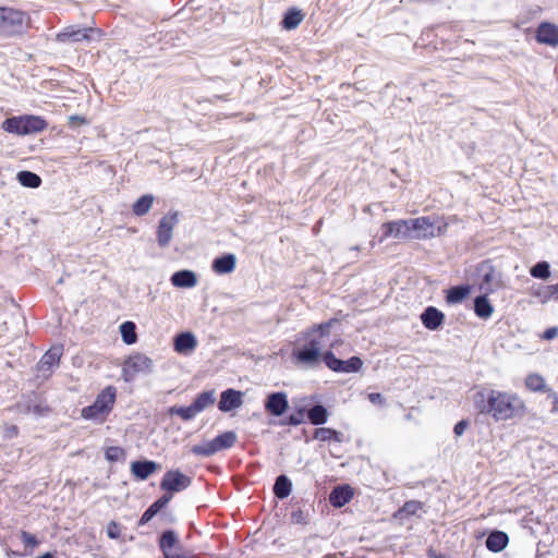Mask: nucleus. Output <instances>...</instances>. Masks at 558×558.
I'll return each instance as SVG.
<instances>
[{
    "label": "nucleus",
    "mask_w": 558,
    "mask_h": 558,
    "mask_svg": "<svg viewBox=\"0 0 558 558\" xmlns=\"http://www.w3.org/2000/svg\"><path fill=\"white\" fill-rule=\"evenodd\" d=\"M155 197L151 194H144L132 205V213L137 217H143L150 210Z\"/></svg>",
    "instance_id": "obj_34"
},
{
    "label": "nucleus",
    "mask_w": 558,
    "mask_h": 558,
    "mask_svg": "<svg viewBox=\"0 0 558 558\" xmlns=\"http://www.w3.org/2000/svg\"><path fill=\"white\" fill-rule=\"evenodd\" d=\"M508 534L500 530L490 531L485 539V546L492 553L502 551L508 546Z\"/></svg>",
    "instance_id": "obj_25"
},
{
    "label": "nucleus",
    "mask_w": 558,
    "mask_h": 558,
    "mask_svg": "<svg viewBox=\"0 0 558 558\" xmlns=\"http://www.w3.org/2000/svg\"><path fill=\"white\" fill-rule=\"evenodd\" d=\"M120 333L125 344H134L137 341L136 325L131 320L123 322L120 325Z\"/></svg>",
    "instance_id": "obj_37"
},
{
    "label": "nucleus",
    "mask_w": 558,
    "mask_h": 558,
    "mask_svg": "<svg viewBox=\"0 0 558 558\" xmlns=\"http://www.w3.org/2000/svg\"><path fill=\"white\" fill-rule=\"evenodd\" d=\"M179 222V213L169 211L158 222L156 231V241L159 247H167L173 235V229Z\"/></svg>",
    "instance_id": "obj_11"
},
{
    "label": "nucleus",
    "mask_w": 558,
    "mask_h": 558,
    "mask_svg": "<svg viewBox=\"0 0 558 558\" xmlns=\"http://www.w3.org/2000/svg\"><path fill=\"white\" fill-rule=\"evenodd\" d=\"M423 502L418 500H408L397 511L396 515L401 518L415 515L423 508Z\"/></svg>",
    "instance_id": "obj_41"
},
{
    "label": "nucleus",
    "mask_w": 558,
    "mask_h": 558,
    "mask_svg": "<svg viewBox=\"0 0 558 558\" xmlns=\"http://www.w3.org/2000/svg\"><path fill=\"white\" fill-rule=\"evenodd\" d=\"M236 439H238V436H236L235 432L227 430V432H223V433L217 435L211 440H213V444L215 445V447H217V451L219 452L221 450H226V449L233 447V445L236 442Z\"/></svg>",
    "instance_id": "obj_33"
},
{
    "label": "nucleus",
    "mask_w": 558,
    "mask_h": 558,
    "mask_svg": "<svg viewBox=\"0 0 558 558\" xmlns=\"http://www.w3.org/2000/svg\"><path fill=\"white\" fill-rule=\"evenodd\" d=\"M325 366L338 374H352L361 371L363 361L357 355H352L348 360L337 357L332 350H325Z\"/></svg>",
    "instance_id": "obj_7"
},
{
    "label": "nucleus",
    "mask_w": 558,
    "mask_h": 558,
    "mask_svg": "<svg viewBox=\"0 0 558 558\" xmlns=\"http://www.w3.org/2000/svg\"><path fill=\"white\" fill-rule=\"evenodd\" d=\"M427 557L428 558H449L448 556H446L445 554H440V553H437L435 549H433L432 547L427 549Z\"/></svg>",
    "instance_id": "obj_57"
},
{
    "label": "nucleus",
    "mask_w": 558,
    "mask_h": 558,
    "mask_svg": "<svg viewBox=\"0 0 558 558\" xmlns=\"http://www.w3.org/2000/svg\"><path fill=\"white\" fill-rule=\"evenodd\" d=\"M288 396L286 392L281 391V425L296 426L304 422L306 417L305 407H299L291 413H288Z\"/></svg>",
    "instance_id": "obj_16"
},
{
    "label": "nucleus",
    "mask_w": 558,
    "mask_h": 558,
    "mask_svg": "<svg viewBox=\"0 0 558 558\" xmlns=\"http://www.w3.org/2000/svg\"><path fill=\"white\" fill-rule=\"evenodd\" d=\"M170 282L175 288L189 289L197 284V276L193 270L182 269L171 275Z\"/></svg>",
    "instance_id": "obj_27"
},
{
    "label": "nucleus",
    "mask_w": 558,
    "mask_h": 558,
    "mask_svg": "<svg viewBox=\"0 0 558 558\" xmlns=\"http://www.w3.org/2000/svg\"><path fill=\"white\" fill-rule=\"evenodd\" d=\"M236 266V256L233 253H225L217 256L211 263V269L217 275L231 274Z\"/></svg>",
    "instance_id": "obj_24"
},
{
    "label": "nucleus",
    "mask_w": 558,
    "mask_h": 558,
    "mask_svg": "<svg viewBox=\"0 0 558 558\" xmlns=\"http://www.w3.org/2000/svg\"><path fill=\"white\" fill-rule=\"evenodd\" d=\"M191 484L192 478L180 470H168L160 481V489L173 496L174 493L189 488Z\"/></svg>",
    "instance_id": "obj_10"
},
{
    "label": "nucleus",
    "mask_w": 558,
    "mask_h": 558,
    "mask_svg": "<svg viewBox=\"0 0 558 558\" xmlns=\"http://www.w3.org/2000/svg\"><path fill=\"white\" fill-rule=\"evenodd\" d=\"M215 97L218 99L227 100V95H216Z\"/></svg>",
    "instance_id": "obj_61"
},
{
    "label": "nucleus",
    "mask_w": 558,
    "mask_h": 558,
    "mask_svg": "<svg viewBox=\"0 0 558 558\" xmlns=\"http://www.w3.org/2000/svg\"><path fill=\"white\" fill-rule=\"evenodd\" d=\"M107 535L111 539H118L121 535V525L116 521H110L107 525Z\"/></svg>",
    "instance_id": "obj_51"
},
{
    "label": "nucleus",
    "mask_w": 558,
    "mask_h": 558,
    "mask_svg": "<svg viewBox=\"0 0 558 558\" xmlns=\"http://www.w3.org/2000/svg\"><path fill=\"white\" fill-rule=\"evenodd\" d=\"M94 28L92 27H81L78 25H71L64 27L57 34V41L60 44H74L81 41H90L92 33Z\"/></svg>",
    "instance_id": "obj_13"
},
{
    "label": "nucleus",
    "mask_w": 558,
    "mask_h": 558,
    "mask_svg": "<svg viewBox=\"0 0 558 558\" xmlns=\"http://www.w3.org/2000/svg\"><path fill=\"white\" fill-rule=\"evenodd\" d=\"M265 409L270 415L279 416V391H274L267 397Z\"/></svg>",
    "instance_id": "obj_45"
},
{
    "label": "nucleus",
    "mask_w": 558,
    "mask_h": 558,
    "mask_svg": "<svg viewBox=\"0 0 558 558\" xmlns=\"http://www.w3.org/2000/svg\"><path fill=\"white\" fill-rule=\"evenodd\" d=\"M16 433L17 432V427L16 426H13L12 429H11V433Z\"/></svg>",
    "instance_id": "obj_64"
},
{
    "label": "nucleus",
    "mask_w": 558,
    "mask_h": 558,
    "mask_svg": "<svg viewBox=\"0 0 558 558\" xmlns=\"http://www.w3.org/2000/svg\"><path fill=\"white\" fill-rule=\"evenodd\" d=\"M472 399L477 413L495 422L522 418L526 412L523 400L514 392L482 387Z\"/></svg>",
    "instance_id": "obj_1"
},
{
    "label": "nucleus",
    "mask_w": 558,
    "mask_h": 558,
    "mask_svg": "<svg viewBox=\"0 0 558 558\" xmlns=\"http://www.w3.org/2000/svg\"><path fill=\"white\" fill-rule=\"evenodd\" d=\"M216 402V392L214 389L205 390L196 395L191 405L196 414L205 411L208 407L214 405Z\"/></svg>",
    "instance_id": "obj_30"
},
{
    "label": "nucleus",
    "mask_w": 558,
    "mask_h": 558,
    "mask_svg": "<svg viewBox=\"0 0 558 558\" xmlns=\"http://www.w3.org/2000/svg\"><path fill=\"white\" fill-rule=\"evenodd\" d=\"M367 398L373 404H376V405L381 407V405H385V403H386V399L379 392H371V393H368Z\"/></svg>",
    "instance_id": "obj_52"
},
{
    "label": "nucleus",
    "mask_w": 558,
    "mask_h": 558,
    "mask_svg": "<svg viewBox=\"0 0 558 558\" xmlns=\"http://www.w3.org/2000/svg\"><path fill=\"white\" fill-rule=\"evenodd\" d=\"M21 539L26 547L35 548L39 545L38 538L26 531L21 532Z\"/></svg>",
    "instance_id": "obj_50"
},
{
    "label": "nucleus",
    "mask_w": 558,
    "mask_h": 558,
    "mask_svg": "<svg viewBox=\"0 0 558 558\" xmlns=\"http://www.w3.org/2000/svg\"><path fill=\"white\" fill-rule=\"evenodd\" d=\"M87 123L86 119L78 114H73L69 117V125L73 126L74 124H85Z\"/></svg>",
    "instance_id": "obj_55"
},
{
    "label": "nucleus",
    "mask_w": 558,
    "mask_h": 558,
    "mask_svg": "<svg viewBox=\"0 0 558 558\" xmlns=\"http://www.w3.org/2000/svg\"><path fill=\"white\" fill-rule=\"evenodd\" d=\"M168 521H169V522H173V521H174V518H173V515H172V514H168Z\"/></svg>",
    "instance_id": "obj_62"
},
{
    "label": "nucleus",
    "mask_w": 558,
    "mask_h": 558,
    "mask_svg": "<svg viewBox=\"0 0 558 558\" xmlns=\"http://www.w3.org/2000/svg\"><path fill=\"white\" fill-rule=\"evenodd\" d=\"M153 360L144 354L137 353L130 356L123 365V377L126 381L134 378L137 373H150Z\"/></svg>",
    "instance_id": "obj_12"
},
{
    "label": "nucleus",
    "mask_w": 558,
    "mask_h": 558,
    "mask_svg": "<svg viewBox=\"0 0 558 558\" xmlns=\"http://www.w3.org/2000/svg\"><path fill=\"white\" fill-rule=\"evenodd\" d=\"M16 179L19 183L25 187L37 189L41 184V178L37 173L28 170L17 172Z\"/></svg>",
    "instance_id": "obj_35"
},
{
    "label": "nucleus",
    "mask_w": 558,
    "mask_h": 558,
    "mask_svg": "<svg viewBox=\"0 0 558 558\" xmlns=\"http://www.w3.org/2000/svg\"><path fill=\"white\" fill-rule=\"evenodd\" d=\"M117 397V389L113 386H107L96 397L95 401L82 409V417L100 422L112 411Z\"/></svg>",
    "instance_id": "obj_3"
},
{
    "label": "nucleus",
    "mask_w": 558,
    "mask_h": 558,
    "mask_svg": "<svg viewBox=\"0 0 558 558\" xmlns=\"http://www.w3.org/2000/svg\"><path fill=\"white\" fill-rule=\"evenodd\" d=\"M16 433L17 432V427L16 426H13L12 429H11V433Z\"/></svg>",
    "instance_id": "obj_63"
},
{
    "label": "nucleus",
    "mask_w": 558,
    "mask_h": 558,
    "mask_svg": "<svg viewBox=\"0 0 558 558\" xmlns=\"http://www.w3.org/2000/svg\"><path fill=\"white\" fill-rule=\"evenodd\" d=\"M14 408L20 414H33L37 418L43 417L50 412V408L40 401L39 395L35 391L23 395Z\"/></svg>",
    "instance_id": "obj_9"
},
{
    "label": "nucleus",
    "mask_w": 558,
    "mask_h": 558,
    "mask_svg": "<svg viewBox=\"0 0 558 558\" xmlns=\"http://www.w3.org/2000/svg\"><path fill=\"white\" fill-rule=\"evenodd\" d=\"M557 336H558V327H557V326H554V327H549V328H547V329L543 332L542 338H543V339H545V340H553V339H555Z\"/></svg>",
    "instance_id": "obj_54"
},
{
    "label": "nucleus",
    "mask_w": 558,
    "mask_h": 558,
    "mask_svg": "<svg viewBox=\"0 0 558 558\" xmlns=\"http://www.w3.org/2000/svg\"><path fill=\"white\" fill-rule=\"evenodd\" d=\"M126 451L119 446H110L105 450V458L109 462H118L121 460H125Z\"/></svg>",
    "instance_id": "obj_44"
},
{
    "label": "nucleus",
    "mask_w": 558,
    "mask_h": 558,
    "mask_svg": "<svg viewBox=\"0 0 558 558\" xmlns=\"http://www.w3.org/2000/svg\"><path fill=\"white\" fill-rule=\"evenodd\" d=\"M279 490H280V487H279V475L274 480V484H272V493H274V497L275 499H278L279 498Z\"/></svg>",
    "instance_id": "obj_58"
},
{
    "label": "nucleus",
    "mask_w": 558,
    "mask_h": 558,
    "mask_svg": "<svg viewBox=\"0 0 558 558\" xmlns=\"http://www.w3.org/2000/svg\"><path fill=\"white\" fill-rule=\"evenodd\" d=\"M529 272L535 279L547 280L551 275L550 264L546 260H539L530 268Z\"/></svg>",
    "instance_id": "obj_39"
},
{
    "label": "nucleus",
    "mask_w": 558,
    "mask_h": 558,
    "mask_svg": "<svg viewBox=\"0 0 558 558\" xmlns=\"http://www.w3.org/2000/svg\"><path fill=\"white\" fill-rule=\"evenodd\" d=\"M305 413L307 421L316 426L324 425L329 417L327 408L320 402L314 403L310 408L305 407Z\"/></svg>",
    "instance_id": "obj_28"
},
{
    "label": "nucleus",
    "mask_w": 558,
    "mask_h": 558,
    "mask_svg": "<svg viewBox=\"0 0 558 558\" xmlns=\"http://www.w3.org/2000/svg\"><path fill=\"white\" fill-rule=\"evenodd\" d=\"M313 438L319 441L342 442L343 434L330 427H317L314 429Z\"/></svg>",
    "instance_id": "obj_32"
},
{
    "label": "nucleus",
    "mask_w": 558,
    "mask_h": 558,
    "mask_svg": "<svg viewBox=\"0 0 558 558\" xmlns=\"http://www.w3.org/2000/svg\"><path fill=\"white\" fill-rule=\"evenodd\" d=\"M26 29V14L21 10L0 7V34L21 35Z\"/></svg>",
    "instance_id": "obj_5"
},
{
    "label": "nucleus",
    "mask_w": 558,
    "mask_h": 558,
    "mask_svg": "<svg viewBox=\"0 0 558 558\" xmlns=\"http://www.w3.org/2000/svg\"><path fill=\"white\" fill-rule=\"evenodd\" d=\"M291 357L298 367L306 369H316L322 363L325 365V351H319V348L315 347L314 343L308 345L304 342L294 348Z\"/></svg>",
    "instance_id": "obj_4"
},
{
    "label": "nucleus",
    "mask_w": 558,
    "mask_h": 558,
    "mask_svg": "<svg viewBox=\"0 0 558 558\" xmlns=\"http://www.w3.org/2000/svg\"><path fill=\"white\" fill-rule=\"evenodd\" d=\"M292 487V481L287 475L281 474V500L290 496Z\"/></svg>",
    "instance_id": "obj_49"
},
{
    "label": "nucleus",
    "mask_w": 558,
    "mask_h": 558,
    "mask_svg": "<svg viewBox=\"0 0 558 558\" xmlns=\"http://www.w3.org/2000/svg\"><path fill=\"white\" fill-rule=\"evenodd\" d=\"M60 352L58 349L48 350L39 361V369L43 372L51 371L60 361Z\"/></svg>",
    "instance_id": "obj_36"
},
{
    "label": "nucleus",
    "mask_w": 558,
    "mask_h": 558,
    "mask_svg": "<svg viewBox=\"0 0 558 558\" xmlns=\"http://www.w3.org/2000/svg\"><path fill=\"white\" fill-rule=\"evenodd\" d=\"M305 12L296 7L288 8L281 16V28L292 31L304 21Z\"/></svg>",
    "instance_id": "obj_26"
},
{
    "label": "nucleus",
    "mask_w": 558,
    "mask_h": 558,
    "mask_svg": "<svg viewBox=\"0 0 558 558\" xmlns=\"http://www.w3.org/2000/svg\"><path fill=\"white\" fill-rule=\"evenodd\" d=\"M553 398H554V400H553L551 412L556 413V412H558V395L554 392Z\"/></svg>",
    "instance_id": "obj_59"
},
{
    "label": "nucleus",
    "mask_w": 558,
    "mask_h": 558,
    "mask_svg": "<svg viewBox=\"0 0 558 558\" xmlns=\"http://www.w3.org/2000/svg\"><path fill=\"white\" fill-rule=\"evenodd\" d=\"M548 289L550 293V300L553 299L555 301H558V282L555 284H549Z\"/></svg>",
    "instance_id": "obj_56"
},
{
    "label": "nucleus",
    "mask_w": 558,
    "mask_h": 558,
    "mask_svg": "<svg viewBox=\"0 0 558 558\" xmlns=\"http://www.w3.org/2000/svg\"><path fill=\"white\" fill-rule=\"evenodd\" d=\"M157 469L158 463L148 459L135 460L131 463L130 468L132 475L137 481H146Z\"/></svg>",
    "instance_id": "obj_22"
},
{
    "label": "nucleus",
    "mask_w": 558,
    "mask_h": 558,
    "mask_svg": "<svg viewBox=\"0 0 558 558\" xmlns=\"http://www.w3.org/2000/svg\"><path fill=\"white\" fill-rule=\"evenodd\" d=\"M243 403V392L233 388H228L220 393L218 409L223 412H231L240 408Z\"/></svg>",
    "instance_id": "obj_18"
},
{
    "label": "nucleus",
    "mask_w": 558,
    "mask_h": 558,
    "mask_svg": "<svg viewBox=\"0 0 558 558\" xmlns=\"http://www.w3.org/2000/svg\"><path fill=\"white\" fill-rule=\"evenodd\" d=\"M353 489L349 484H341L333 487L329 494V504L335 508H341L353 498Z\"/></svg>",
    "instance_id": "obj_21"
},
{
    "label": "nucleus",
    "mask_w": 558,
    "mask_h": 558,
    "mask_svg": "<svg viewBox=\"0 0 558 558\" xmlns=\"http://www.w3.org/2000/svg\"><path fill=\"white\" fill-rule=\"evenodd\" d=\"M172 499L171 494H165L156 499L142 514L140 518L137 525L143 526L150 522L154 517H156Z\"/></svg>",
    "instance_id": "obj_23"
},
{
    "label": "nucleus",
    "mask_w": 558,
    "mask_h": 558,
    "mask_svg": "<svg viewBox=\"0 0 558 558\" xmlns=\"http://www.w3.org/2000/svg\"><path fill=\"white\" fill-rule=\"evenodd\" d=\"M196 345L197 339L191 331L179 332L173 338V349L179 354L189 355L195 350Z\"/></svg>",
    "instance_id": "obj_20"
},
{
    "label": "nucleus",
    "mask_w": 558,
    "mask_h": 558,
    "mask_svg": "<svg viewBox=\"0 0 558 558\" xmlns=\"http://www.w3.org/2000/svg\"><path fill=\"white\" fill-rule=\"evenodd\" d=\"M422 325L430 330H439L445 323V314L437 307L429 305L420 315Z\"/></svg>",
    "instance_id": "obj_17"
},
{
    "label": "nucleus",
    "mask_w": 558,
    "mask_h": 558,
    "mask_svg": "<svg viewBox=\"0 0 558 558\" xmlns=\"http://www.w3.org/2000/svg\"><path fill=\"white\" fill-rule=\"evenodd\" d=\"M339 324H340V319H338L337 317H332V318H330L326 322H323L320 324H314V325L310 326V328H312V331L317 332L318 337L328 338L330 336L331 328L335 325H339Z\"/></svg>",
    "instance_id": "obj_40"
},
{
    "label": "nucleus",
    "mask_w": 558,
    "mask_h": 558,
    "mask_svg": "<svg viewBox=\"0 0 558 558\" xmlns=\"http://www.w3.org/2000/svg\"><path fill=\"white\" fill-rule=\"evenodd\" d=\"M301 335H302V339L304 340L305 343H307L308 345L314 343L315 347L319 348V351H324L323 347H324L325 338L318 337V333L312 331V328H310V327L305 328L301 332Z\"/></svg>",
    "instance_id": "obj_43"
},
{
    "label": "nucleus",
    "mask_w": 558,
    "mask_h": 558,
    "mask_svg": "<svg viewBox=\"0 0 558 558\" xmlns=\"http://www.w3.org/2000/svg\"><path fill=\"white\" fill-rule=\"evenodd\" d=\"M47 126L48 123L43 117L34 114L13 116L7 118L1 124L4 132L16 135L39 133Z\"/></svg>",
    "instance_id": "obj_2"
},
{
    "label": "nucleus",
    "mask_w": 558,
    "mask_h": 558,
    "mask_svg": "<svg viewBox=\"0 0 558 558\" xmlns=\"http://www.w3.org/2000/svg\"><path fill=\"white\" fill-rule=\"evenodd\" d=\"M158 547L163 558H190L183 549L178 533L172 529L159 534Z\"/></svg>",
    "instance_id": "obj_6"
},
{
    "label": "nucleus",
    "mask_w": 558,
    "mask_h": 558,
    "mask_svg": "<svg viewBox=\"0 0 558 558\" xmlns=\"http://www.w3.org/2000/svg\"><path fill=\"white\" fill-rule=\"evenodd\" d=\"M470 286L468 284H459V286H453V287H450L447 291H446V302L448 304H458V303H461L462 301H464L468 295L470 294Z\"/></svg>",
    "instance_id": "obj_31"
},
{
    "label": "nucleus",
    "mask_w": 558,
    "mask_h": 558,
    "mask_svg": "<svg viewBox=\"0 0 558 558\" xmlns=\"http://www.w3.org/2000/svg\"><path fill=\"white\" fill-rule=\"evenodd\" d=\"M191 452L195 456L210 457L217 453V447L213 444V440L204 441L198 445H194L191 448Z\"/></svg>",
    "instance_id": "obj_42"
},
{
    "label": "nucleus",
    "mask_w": 558,
    "mask_h": 558,
    "mask_svg": "<svg viewBox=\"0 0 558 558\" xmlns=\"http://www.w3.org/2000/svg\"><path fill=\"white\" fill-rule=\"evenodd\" d=\"M495 272L496 270L490 259L482 260L475 267V276L478 280L480 289L486 292V294L495 291L493 286Z\"/></svg>",
    "instance_id": "obj_14"
},
{
    "label": "nucleus",
    "mask_w": 558,
    "mask_h": 558,
    "mask_svg": "<svg viewBox=\"0 0 558 558\" xmlns=\"http://www.w3.org/2000/svg\"><path fill=\"white\" fill-rule=\"evenodd\" d=\"M381 230L384 238L410 239L408 219L384 222Z\"/></svg>",
    "instance_id": "obj_19"
},
{
    "label": "nucleus",
    "mask_w": 558,
    "mask_h": 558,
    "mask_svg": "<svg viewBox=\"0 0 558 558\" xmlns=\"http://www.w3.org/2000/svg\"><path fill=\"white\" fill-rule=\"evenodd\" d=\"M36 558H54V554L53 553H50V551H47Z\"/></svg>",
    "instance_id": "obj_60"
},
{
    "label": "nucleus",
    "mask_w": 558,
    "mask_h": 558,
    "mask_svg": "<svg viewBox=\"0 0 558 558\" xmlns=\"http://www.w3.org/2000/svg\"><path fill=\"white\" fill-rule=\"evenodd\" d=\"M410 239H430L441 233V227L435 226V219L425 216L408 219Z\"/></svg>",
    "instance_id": "obj_8"
},
{
    "label": "nucleus",
    "mask_w": 558,
    "mask_h": 558,
    "mask_svg": "<svg viewBox=\"0 0 558 558\" xmlns=\"http://www.w3.org/2000/svg\"><path fill=\"white\" fill-rule=\"evenodd\" d=\"M168 414L170 416H179L182 421L189 422L195 418L197 415L192 405H172L168 408Z\"/></svg>",
    "instance_id": "obj_38"
},
{
    "label": "nucleus",
    "mask_w": 558,
    "mask_h": 558,
    "mask_svg": "<svg viewBox=\"0 0 558 558\" xmlns=\"http://www.w3.org/2000/svg\"><path fill=\"white\" fill-rule=\"evenodd\" d=\"M468 426H469V421L468 420H461V421L457 422L454 427H453L454 435L457 437L462 436Z\"/></svg>",
    "instance_id": "obj_53"
},
{
    "label": "nucleus",
    "mask_w": 558,
    "mask_h": 558,
    "mask_svg": "<svg viewBox=\"0 0 558 558\" xmlns=\"http://www.w3.org/2000/svg\"><path fill=\"white\" fill-rule=\"evenodd\" d=\"M290 522L292 524H298V525H307L308 522H310V519H308V513L304 512L303 510H301L300 508L296 509V510H293L290 514Z\"/></svg>",
    "instance_id": "obj_47"
},
{
    "label": "nucleus",
    "mask_w": 558,
    "mask_h": 558,
    "mask_svg": "<svg viewBox=\"0 0 558 558\" xmlns=\"http://www.w3.org/2000/svg\"><path fill=\"white\" fill-rule=\"evenodd\" d=\"M531 294L533 296L538 298L542 301V303H546L550 300V293H549L548 286L533 287L531 290Z\"/></svg>",
    "instance_id": "obj_48"
},
{
    "label": "nucleus",
    "mask_w": 558,
    "mask_h": 558,
    "mask_svg": "<svg viewBox=\"0 0 558 558\" xmlns=\"http://www.w3.org/2000/svg\"><path fill=\"white\" fill-rule=\"evenodd\" d=\"M525 386L531 391H543L545 389V380L538 374H530L525 379Z\"/></svg>",
    "instance_id": "obj_46"
},
{
    "label": "nucleus",
    "mask_w": 558,
    "mask_h": 558,
    "mask_svg": "<svg viewBox=\"0 0 558 558\" xmlns=\"http://www.w3.org/2000/svg\"><path fill=\"white\" fill-rule=\"evenodd\" d=\"M535 39L538 44L557 47L558 25L550 22H542L535 31Z\"/></svg>",
    "instance_id": "obj_15"
},
{
    "label": "nucleus",
    "mask_w": 558,
    "mask_h": 558,
    "mask_svg": "<svg viewBox=\"0 0 558 558\" xmlns=\"http://www.w3.org/2000/svg\"><path fill=\"white\" fill-rule=\"evenodd\" d=\"M473 310L478 318L488 319L492 316L494 306L492 305L486 292L474 298Z\"/></svg>",
    "instance_id": "obj_29"
}]
</instances>
